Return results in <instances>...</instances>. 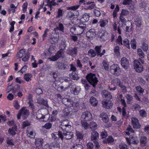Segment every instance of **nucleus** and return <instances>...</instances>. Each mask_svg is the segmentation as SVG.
I'll list each match as a JSON object with an SVG mask.
<instances>
[{
    "mask_svg": "<svg viewBox=\"0 0 149 149\" xmlns=\"http://www.w3.org/2000/svg\"><path fill=\"white\" fill-rule=\"evenodd\" d=\"M81 120V123L82 127L84 128L85 129H86L88 128L89 125L88 123L85 120Z\"/></svg>",
    "mask_w": 149,
    "mask_h": 149,
    "instance_id": "obj_39",
    "label": "nucleus"
},
{
    "mask_svg": "<svg viewBox=\"0 0 149 149\" xmlns=\"http://www.w3.org/2000/svg\"><path fill=\"white\" fill-rule=\"evenodd\" d=\"M81 120L86 121L91 120L92 118L91 113L87 111L83 113L81 116Z\"/></svg>",
    "mask_w": 149,
    "mask_h": 149,
    "instance_id": "obj_9",
    "label": "nucleus"
},
{
    "mask_svg": "<svg viewBox=\"0 0 149 149\" xmlns=\"http://www.w3.org/2000/svg\"><path fill=\"white\" fill-rule=\"evenodd\" d=\"M6 142L9 145H14L13 140L9 137H7L6 139Z\"/></svg>",
    "mask_w": 149,
    "mask_h": 149,
    "instance_id": "obj_43",
    "label": "nucleus"
},
{
    "mask_svg": "<svg viewBox=\"0 0 149 149\" xmlns=\"http://www.w3.org/2000/svg\"><path fill=\"white\" fill-rule=\"evenodd\" d=\"M134 68L138 72H141L143 71V68L139 60H135L134 61Z\"/></svg>",
    "mask_w": 149,
    "mask_h": 149,
    "instance_id": "obj_8",
    "label": "nucleus"
},
{
    "mask_svg": "<svg viewBox=\"0 0 149 149\" xmlns=\"http://www.w3.org/2000/svg\"><path fill=\"white\" fill-rule=\"evenodd\" d=\"M95 6V5L94 3H92L91 4H90L89 6L86 7L85 8V9L86 10H91L93 9Z\"/></svg>",
    "mask_w": 149,
    "mask_h": 149,
    "instance_id": "obj_53",
    "label": "nucleus"
},
{
    "mask_svg": "<svg viewBox=\"0 0 149 149\" xmlns=\"http://www.w3.org/2000/svg\"><path fill=\"white\" fill-rule=\"evenodd\" d=\"M99 134L96 131H93L91 133V139L92 141L97 140L99 138Z\"/></svg>",
    "mask_w": 149,
    "mask_h": 149,
    "instance_id": "obj_20",
    "label": "nucleus"
},
{
    "mask_svg": "<svg viewBox=\"0 0 149 149\" xmlns=\"http://www.w3.org/2000/svg\"><path fill=\"white\" fill-rule=\"evenodd\" d=\"M138 81L142 85H144L146 83L145 81L141 77H139L138 79Z\"/></svg>",
    "mask_w": 149,
    "mask_h": 149,
    "instance_id": "obj_59",
    "label": "nucleus"
},
{
    "mask_svg": "<svg viewBox=\"0 0 149 149\" xmlns=\"http://www.w3.org/2000/svg\"><path fill=\"white\" fill-rule=\"evenodd\" d=\"M26 51L24 49H21L19 52L17 54L16 57L17 59H19L24 56L26 54Z\"/></svg>",
    "mask_w": 149,
    "mask_h": 149,
    "instance_id": "obj_21",
    "label": "nucleus"
},
{
    "mask_svg": "<svg viewBox=\"0 0 149 149\" xmlns=\"http://www.w3.org/2000/svg\"><path fill=\"white\" fill-rule=\"evenodd\" d=\"M123 44L128 49L130 48V41L127 39H125L123 40Z\"/></svg>",
    "mask_w": 149,
    "mask_h": 149,
    "instance_id": "obj_42",
    "label": "nucleus"
},
{
    "mask_svg": "<svg viewBox=\"0 0 149 149\" xmlns=\"http://www.w3.org/2000/svg\"><path fill=\"white\" fill-rule=\"evenodd\" d=\"M76 136L77 138L80 139H82L83 138V135L82 133L76 131Z\"/></svg>",
    "mask_w": 149,
    "mask_h": 149,
    "instance_id": "obj_47",
    "label": "nucleus"
},
{
    "mask_svg": "<svg viewBox=\"0 0 149 149\" xmlns=\"http://www.w3.org/2000/svg\"><path fill=\"white\" fill-rule=\"evenodd\" d=\"M90 102L92 105L95 106L97 105L98 101L96 99L93 97H92L90 100Z\"/></svg>",
    "mask_w": 149,
    "mask_h": 149,
    "instance_id": "obj_29",
    "label": "nucleus"
},
{
    "mask_svg": "<svg viewBox=\"0 0 149 149\" xmlns=\"http://www.w3.org/2000/svg\"><path fill=\"white\" fill-rule=\"evenodd\" d=\"M102 47V45H100V46H96L95 47V52L96 53L97 55V56H100V54L101 53V48Z\"/></svg>",
    "mask_w": 149,
    "mask_h": 149,
    "instance_id": "obj_35",
    "label": "nucleus"
},
{
    "mask_svg": "<svg viewBox=\"0 0 149 149\" xmlns=\"http://www.w3.org/2000/svg\"><path fill=\"white\" fill-rule=\"evenodd\" d=\"M58 136L62 140L63 138L66 139H70L73 137V134L72 132H68L66 131H65L62 134L60 131H58Z\"/></svg>",
    "mask_w": 149,
    "mask_h": 149,
    "instance_id": "obj_5",
    "label": "nucleus"
},
{
    "mask_svg": "<svg viewBox=\"0 0 149 149\" xmlns=\"http://www.w3.org/2000/svg\"><path fill=\"white\" fill-rule=\"evenodd\" d=\"M81 88L76 86L73 85L70 88V92L74 95H77L80 93Z\"/></svg>",
    "mask_w": 149,
    "mask_h": 149,
    "instance_id": "obj_14",
    "label": "nucleus"
},
{
    "mask_svg": "<svg viewBox=\"0 0 149 149\" xmlns=\"http://www.w3.org/2000/svg\"><path fill=\"white\" fill-rule=\"evenodd\" d=\"M147 138L145 136H141L140 139V142L141 145L142 146H145L146 145L147 143Z\"/></svg>",
    "mask_w": 149,
    "mask_h": 149,
    "instance_id": "obj_24",
    "label": "nucleus"
},
{
    "mask_svg": "<svg viewBox=\"0 0 149 149\" xmlns=\"http://www.w3.org/2000/svg\"><path fill=\"white\" fill-rule=\"evenodd\" d=\"M120 82V80L118 79H116L114 80V83L116 85L119 86L123 89H125L126 88L125 87L123 86Z\"/></svg>",
    "mask_w": 149,
    "mask_h": 149,
    "instance_id": "obj_26",
    "label": "nucleus"
},
{
    "mask_svg": "<svg viewBox=\"0 0 149 149\" xmlns=\"http://www.w3.org/2000/svg\"><path fill=\"white\" fill-rule=\"evenodd\" d=\"M137 52L138 54L141 58H143L144 57V54L141 49H138Z\"/></svg>",
    "mask_w": 149,
    "mask_h": 149,
    "instance_id": "obj_36",
    "label": "nucleus"
},
{
    "mask_svg": "<svg viewBox=\"0 0 149 149\" xmlns=\"http://www.w3.org/2000/svg\"><path fill=\"white\" fill-rule=\"evenodd\" d=\"M119 50V47L118 46H116L114 47V52L116 56H119L120 54Z\"/></svg>",
    "mask_w": 149,
    "mask_h": 149,
    "instance_id": "obj_48",
    "label": "nucleus"
},
{
    "mask_svg": "<svg viewBox=\"0 0 149 149\" xmlns=\"http://www.w3.org/2000/svg\"><path fill=\"white\" fill-rule=\"evenodd\" d=\"M73 11H70L68 12L67 15V17L70 19L73 18V17L74 16V13H73Z\"/></svg>",
    "mask_w": 149,
    "mask_h": 149,
    "instance_id": "obj_46",
    "label": "nucleus"
},
{
    "mask_svg": "<svg viewBox=\"0 0 149 149\" xmlns=\"http://www.w3.org/2000/svg\"><path fill=\"white\" fill-rule=\"evenodd\" d=\"M43 140L42 139L37 138L35 139V143L37 146L41 145L43 143Z\"/></svg>",
    "mask_w": 149,
    "mask_h": 149,
    "instance_id": "obj_32",
    "label": "nucleus"
},
{
    "mask_svg": "<svg viewBox=\"0 0 149 149\" xmlns=\"http://www.w3.org/2000/svg\"><path fill=\"white\" fill-rule=\"evenodd\" d=\"M110 70L112 74L117 75H119L121 73L120 69L118 65L114 64L110 67Z\"/></svg>",
    "mask_w": 149,
    "mask_h": 149,
    "instance_id": "obj_7",
    "label": "nucleus"
},
{
    "mask_svg": "<svg viewBox=\"0 0 149 149\" xmlns=\"http://www.w3.org/2000/svg\"><path fill=\"white\" fill-rule=\"evenodd\" d=\"M103 106L104 108L109 109L112 108L113 103L109 100H106L102 102Z\"/></svg>",
    "mask_w": 149,
    "mask_h": 149,
    "instance_id": "obj_17",
    "label": "nucleus"
},
{
    "mask_svg": "<svg viewBox=\"0 0 149 149\" xmlns=\"http://www.w3.org/2000/svg\"><path fill=\"white\" fill-rule=\"evenodd\" d=\"M88 53L92 57H95L96 55V52L93 49H90L88 51Z\"/></svg>",
    "mask_w": 149,
    "mask_h": 149,
    "instance_id": "obj_51",
    "label": "nucleus"
},
{
    "mask_svg": "<svg viewBox=\"0 0 149 149\" xmlns=\"http://www.w3.org/2000/svg\"><path fill=\"white\" fill-rule=\"evenodd\" d=\"M103 64L105 69L108 70L109 69V64L105 61H104Z\"/></svg>",
    "mask_w": 149,
    "mask_h": 149,
    "instance_id": "obj_56",
    "label": "nucleus"
},
{
    "mask_svg": "<svg viewBox=\"0 0 149 149\" xmlns=\"http://www.w3.org/2000/svg\"><path fill=\"white\" fill-rule=\"evenodd\" d=\"M62 101L64 104L73 112H75L78 110L79 107V104L78 102H73L72 100L67 98H63Z\"/></svg>",
    "mask_w": 149,
    "mask_h": 149,
    "instance_id": "obj_2",
    "label": "nucleus"
},
{
    "mask_svg": "<svg viewBox=\"0 0 149 149\" xmlns=\"http://www.w3.org/2000/svg\"><path fill=\"white\" fill-rule=\"evenodd\" d=\"M90 16L88 14H85L83 15L81 19V20L83 22H87L89 19Z\"/></svg>",
    "mask_w": 149,
    "mask_h": 149,
    "instance_id": "obj_31",
    "label": "nucleus"
},
{
    "mask_svg": "<svg viewBox=\"0 0 149 149\" xmlns=\"http://www.w3.org/2000/svg\"><path fill=\"white\" fill-rule=\"evenodd\" d=\"M125 97L127 99V103L130 104L131 101L133 98L132 96L129 94H127L126 95Z\"/></svg>",
    "mask_w": 149,
    "mask_h": 149,
    "instance_id": "obj_44",
    "label": "nucleus"
},
{
    "mask_svg": "<svg viewBox=\"0 0 149 149\" xmlns=\"http://www.w3.org/2000/svg\"><path fill=\"white\" fill-rule=\"evenodd\" d=\"M132 0H123L122 4L124 5H129L132 2Z\"/></svg>",
    "mask_w": 149,
    "mask_h": 149,
    "instance_id": "obj_60",
    "label": "nucleus"
},
{
    "mask_svg": "<svg viewBox=\"0 0 149 149\" xmlns=\"http://www.w3.org/2000/svg\"><path fill=\"white\" fill-rule=\"evenodd\" d=\"M136 90L139 93H143L144 92V90L140 86H138L136 87Z\"/></svg>",
    "mask_w": 149,
    "mask_h": 149,
    "instance_id": "obj_61",
    "label": "nucleus"
},
{
    "mask_svg": "<svg viewBox=\"0 0 149 149\" xmlns=\"http://www.w3.org/2000/svg\"><path fill=\"white\" fill-rule=\"evenodd\" d=\"M87 146L88 149H92L94 147V145L93 143L89 142L87 143Z\"/></svg>",
    "mask_w": 149,
    "mask_h": 149,
    "instance_id": "obj_64",
    "label": "nucleus"
},
{
    "mask_svg": "<svg viewBox=\"0 0 149 149\" xmlns=\"http://www.w3.org/2000/svg\"><path fill=\"white\" fill-rule=\"evenodd\" d=\"M70 31L73 34L77 35V27H73L70 29Z\"/></svg>",
    "mask_w": 149,
    "mask_h": 149,
    "instance_id": "obj_55",
    "label": "nucleus"
},
{
    "mask_svg": "<svg viewBox=\"0 0 149 149\" xmlns=\"http://www.w3.org/2000/svg\"><path fill=\"white\" fill-rule=\"evenodd\" d=\"M32 77L31 74H25L24 76V79L27 81L29 82L31 81V78Z\"/></svg>",
    "mask_w": 149,
    "mask_h": 149,
    "instance_id": "obj_40",
    "label": "nucleus"
},
{
    "mask_svg": "<svg viewBox=\"0 0 149 149\" xmlns=\"http://www.w3.org/2000/svg\"><path fill=\"white\" fill-rule=\"evenodd\" d=\"M100 38L102 40H106L107 39V33H101L99 36Z\"/></svg>",
    "mask_w": 149,
    "mask_h": 149,
    "instance_id": "obj_34",
    "label": "nucleus"
},
{
    "mask_svg": "<svg viewBox=\"0 0 149 149\" xmlns=\"http://www.w3.org/2000/svg\"><path fill=\"white\" fill-rule=\"evenodd\" d=\"M86 77L88 81L94 87L97 85L98 80L95 74L90 73L88 74Z\"/></svg>",
    "mask_w": 149,
    "mask_h": 149,
    "instance_id": "obj_4",
    "label": "nucleus"
},
{
    "mask_svg": "<svg viewBox=\"0 0 149 149\" xmlns=\"http://www.w3.org/2000/svg\"><path fill=\"white\" fill-rule=\"evenodd\" d=\"M132 143L134 144H137L139 142V140L137 137H132L131 140Z\"/></svg>",
    "mask_w": 149,
    "mask_h": 149,
    "instance_id": "obj_41",
    "label": "nucleus"
},
{
    "mask_svg": "<svg viewBox=\"0 0 149 149\" xmlns=\"http://www.w3.org/2000/svg\"><path fill=\"white\" fill-rule=\"evenodd\" d=\"M29 115V110L25 107H22L19 111V113L17 115V117L18 119L20 118L21 116L22 118L25 119L27 118Z\"/></svg>",
    "mask_w": 149,
    "mask_h": 149,
    "instance_id": "obj_6",
    "label": "nucleus"
},
{
    "mask_svg": "<svg viewBox=\"0 0 149 149\" xmlns=\"http://www.w3.org/2000/svg\"><path fill=\"white\" fill-rule=\"evenodd\" d=\"M121 102L124 106L122 111V114L123 116H125L126 115V111L125 108L126 107V104L125 100L122 98H121Z\"/></svg>",
    "mask_w": 149,
    "mask_h": 149,
    "instance_id": "obj_28",
    "label": "nucleus"
},
{
    "mask_svg": "<svg viewBox=\"0 0 149 149\" xmlns=\"http://www.w3.org/2000/svg\"><path fill=\"white\" fill-rule=\"evenodd\" d=\"M131 121L134 128L137 129L139 128L141 125L139 123L138 120L136 118H132L131 119Z\"/></svg>",
    "mask_w": 149,
    "mask_h": 149,
    "instance_id": "obj_12",
    "label": "nucleus"
},
{
    "mask_svg": "<svg viewBox=\"0 0 149 149\" xmlns=\"http://www.w3.org/2000/svg\"><path fill=\"white\" fill-rule=\"evenodd\" d=\"M102 95L104 96L105 98L111 99L112 98V96L111 93L108 91L106 90H103L102 92Z\"/></svg>",
    "mask_w": 149,
    "mask_h": 149,
    "instance_id": "obj_22",
    "label": "nucleus"
},
{
    "mask_svg": "<svg viewBox=\"0 0 149 149\" xmlns=\"http://www.w3.org/2000/svg\"><path fill=\"white\" fill-rule=\"evenodd\" d=\"M71 127V125H69V124H65V123H62L61 128L63 130H69Z\"/></svg>",
    "mask_w": 149,
    "mask_h": 149,
    "instance_id": "obj_30",
    "label": "nucleus"
},
{
    "mask_svg": "<svg viewBox=\"0 0 149 149\" xmlns=\"http://www.w3.org/2000/svg\"><path fill=\"white\" fill-rule=\"evenodd\" d=\"M139 113L140 116L143 117H145L146 116V113L144 110H141Z\"/></svg>",
    "mask_w": 149,
    "mask_h": 149,
    "instance_id": "obj_54",
    "label": "nucleus"
},
{
    "mask_svg": "<svg viewBox=\"0 0 149 149\" xmlns=\"http://www.w3.org/2000/svg\"><path fill=\"white\" fill-rule=\"evenodd\" d=\"M37 102L39 104H42L45 106L47 105V101L41 97L38 98Z\"/></svg>",
    "mask_w": 149,
    "mask_h": 149,
    "instance_id": "obj_23",
    "label": "nucleus"
},
{
    "mask_svg": "<svg viewBox=\"0 0 149 149\" xmlns=\"http://www.w3.org/2000/svg\"><path fill=\"white\" fill-rule=\"evenodd\" d=\"M16 130V127L14 126L12 128H10L9 129V133L12 136H14L16 134L15 132Z\"/></svg>",
    "mask_w": 149,
    "mask_h": 149,
    "instance_id": "obj_33",
    "label": "nucleus"
},
{
    "mask_svg": "<svg viewBox=\"0 0 149 149\" xmlns=\"http://www.w3.org/2000/svg\"><path fill=\"white\" fill-rule=\"evenodd\" d=\"M55 0H52L51 2H49V3L47 4L46 5L48 6L50 8V10H51V6H55L57 4L54 2Z\"/></svg>",
    "mask_w": 149,
    "mask_h": 149,
    "instance_id": "obj_58",
    "label": "nucleus"
},
{
    "mask_svg": "<svg viewBox=\"0 0 149 149\" xmlns=\"http://www.w3.org/2000/svg\"><path fill=\"white\" fill-rule=\"evenodd\" d=\"M107 136V132L105 131L104 130V131L101 132V136L102 139L105 138Z\"/></svg>",
    "mask_w": 149,
    "mask_h": 149,
    "instance_id": "obj_63",
    "label": "nucleus"
},
{
    "mask_svg": "<svg viewBox=\"0 0 149 149\" xmlns=\"http://www.w3.org/2000/svg\"><path fill=\"white\" fill-rule=\"evenodd\" d=\"M54 35H56L57 36H57L56 37L55 36H53V37H51L50 39V42L52 44H55V43H56L58 42L59 39V35L58 34V33H56L54 34Z\"/></svg>",
    "mask_w": 149,
    "mask_h": 149,
    "instance_id": "obj_19",
    "label": "nucleus"
},
{
    "mask_svg": "<svg viewBox=\"0 0 149 149\" xmlns=\"http://www.w3.org/2000/svg\"><path fill=\"white\" fill-rule=\"evenodd\" d=\"M108 22V21L107 20L101 19L99 22L100 25L101 27H104Z\"/></svg>",
    "mask_w": 149,
    "mask_h": 149,
    "instance_id": "obj_45",
    "label": "nucleus"
},
{
    "mask_svg": "<svg viewBox=\"0 0 149 149\" xmlns=\"http://www.w3.org/2000/svg\"><path fill=\"white\" fill-rule=\"evenodd\" d=\"M56 67L57 68L61 70H67L69 68V67L67 64L61 62H57L56 64Z\"/></svg>",
    "mask_w": 149,
    "mask_h": 149,
    "instance_id": "obj_13",
    "label": "nucleus"
},
{
    "mask_svg": "<svg viewBox=\"0 0 149 149\" xmlns=\"http://www.w3.org/2000/svg\"><path fill=\"white\" fill-rule=\"evenodd\" d=\"M130 13V12L127 10L122 9L121 13V15L126 16L128 15Z\"/></svg>",
    "mask_w": 149,
    "mask_h": 149,
    "instance_id": "obj_52",
    "label": "nucleus"
},
{
    "mask_svg": "<svg viewBox=\"0 0 149 149\" xmlns=\"http://www.w3.org/2000/svg\"><path fill=\"white\" fill-rule=\"evenodd\" d=\"M86 35L87 38L88 39H92L96 35L95 30L94 29H90L86 33Z\"/></svg>",
    "mask_w": 149,
    "mask_h": 149,
    "instance_id": "obj_10",
    "label": "nucleus"
},
{
    "mask_svg": "<svg viewBox=\"0 0 149 149\" xmlns=\"http://www.w3.org/2000/svg\"><path fill=\"white\" fill-rule=\"evenodd\" d=\"M58 30L64 32V27L62 24L59 23L58 26H57L54 29V31L55 32L57 31Z\"/></svg>",
    "mask_w": 149,
    "mask_h": 149,
    "instance_id": "obj_25",
    "label": "nucleus"
},
{
    "mask_svg": "<svg viewBox=\"0 0 149 149\" xmlns=\"http://www.w3.org/2000/svg\"><path fill=\"white\" fill-rule=\"evenodd\" d=\"M120 63L122 67L125 69H127L129 67V62L127 59L123 57L121 59Z\"/></svg>",
    "mask_w": 149,
    "mask_h": 149,
    "instance_id": "obj_11",
    "label": "nucleus"
},
{
    "mask_svg": "<svg viewBox=\"0 0 149 149\" xmlns=\"http://www.w3.org/2000/svg\"><path fill=\"white\" fill-rule=\"evenodd\" d=\"M26 134L27 136L32 138H33L35 137L36 135V133L33 129L30 127H28L26 131Z\"/></svg>",
    "mask_w": 149,
    "mask_h": 149,
    "instance_id": "obj_15",
    "label": "nucleus"
},
{
    "mask_svg": "<svg viewBox=\"0 0 149 149\" xmlns=\"http://www.w3.org/2000/svg\"><path fill=\"white\" fill-rule=\"evenodd\" d=\"M90 128L92 130H95L97 128V123L94 121L91 122L89 125Z\"/></svg>",
    "mask_w": 149,
    "mask_h": 149,
    "instance_id": "obj_27",
    "label": "nucleus"
},
{
    "mask_svg": "<svg viewBox=\"0 0 149 149\" xmlns=\"http://www.w3.org/2000/svg\"><path fill=\"white\" fill-rule=\"evenodd\" d=\"M80 6V5H76L75 6H71L70 7H68L67 9L68 10H75L77 9L78 8H79Z\"/></svg>",
    "mask_w": 149,
    "mask_h": 149,
    "instance_id": "obj_57",
    "label": "nucleus"
},
{
    "mask_svg": "<svg viewBox=\"0 0 149 149\" xmlns=\"http://www.w3.org/2000/svg\"><path fill=\"white\" fill-rule=\"evenodd\" d=\"M70 77L72 79L76 80H78L79 78V77L75 72H72Z\"/></svg>",
    "mask_w": 149,
    "mask_h": 149,
    "instance_id": "obj_38",
    "label": "nucleus"
},
{
    "mask_svg": "<svg viewBox=\"0 0 149 149\" xmlns=\"http://www.w3.org/2000/svg\"><path fill=\"white\" fill-rule=\"evenodd\" d=\"M135 24L137 26L140 27L141 26V22L139 19H137L135 21Z\"/></svg>",
    "mask_w": 149,
    "mask_h": 149,
    "instance_id": "obj_62",
    "label": "nucleus"
},
{
    "mask_svg": "<svg viewBox=\"0 0 149 149\" xmlns=\"http://www.w3.org/2000/svg\"><path fill=\"white\" fill-rule=\"evenodd\" d=\"M65 47L66 46L64 47V49H60L56 52L55 55L49 58L48 59L50 60V61H55L59 58H65L64 52L63 50L65 49Z\"/></svg>",
    "mask_w": 149,
    "mask_h": 149,
    "instance_id": "obj_3",
    "label": "nucleus"
},
{
    "mask_svg": "<svg viewBox=\"0 0 149 149\" xmlns=\"http://www.w3.org/2000/svg\"><path fill=\"white\" fill-rule=\"evenodd\" d=\"M86 28V25L83 24L81 26H78L77 27V35L82 33Z\"/></svg>",
    "mask_w": 149,
    "mask_h": 149,
    "instance_id": "obj_18",
    "label": "nucleus"
},
{
    "mask_svg": "<svg viewBox=\"0 0 149 149\" xmlns=\"http://www.w3.org/2000/svg\"><path fill=\"white\" fill-rule=\"evenodd\" d=\"M67 53L73 57H75L77 54V48L74 47L73 49H68L67 50Z\"/></svg>",
    "mask_w": 149,
    "mask_h": 149,
    "instance_id": "obj_16",
    "label": "nucleus"
},
{
    "mask_svg": "<svg viewBox=\"0 0 149 149\" xmlns=\"http://www.w3.org/2000/svg\"><path fill=\"white\" fill-rule=\"evenodd\" d=\"M50 115L48 113L47 109H40L36 113L37 119L41 121H46L48 120Z\"/></svg>",
    "mask_w": 149,
    "mask_h": 149,
    "instance_id": "obj_1",
    "label": "nucleus"
},
{
    "mask_svg": "<svg viewBox=\"0 0 149 149\" xmlns=\"http://www.w3.org/2000/svg\"><path fill=\"white\" fill-rule=\"evenodd\" d=\"M141 48L144 51L147 52L148 49V45L147 44L143 42L142 44Z\"/></svg>",
    "mask_w": 149,
    "mask_h": 149,
    "instance_id": "obj_49",
    "label": "nucleus"
},
{
    "mask_svg": "<svg viewBox=\"0 0 149 149\" xmlns=\"http://www.w3.org/2000/svg\"><path fill=\"white\" fill-rule=\"evenodd\" d=\"M83 146L81 144L76 145L73 146L71 149H83Z\"/></svg>",
    "mask_w": 149,
    "mask_h": 149,
    "instance_id": "obj_50",
    "label": "nucleus"
},
{
    "mask_svg": "<svg viewBox=\"0 0 149 149\" xmlns=\"http://www.w3.org/2000/svg\"><path fill=\"white\" fill-rule=\"evenodd\" d=\"M131 47L133 49H136V42L135 39H132L130 42Z\"/></svg>",
    "mask_w": 149,
    "mask_h": 149,
    "instance_id": "obj_37",
    "label": "nucleus"
}]
</instances>
